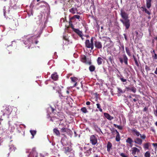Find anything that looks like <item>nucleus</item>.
Listing matches in <instances>:
<instances>
[{
    "mask_svg": "<svg viewBox=\"0 0 157 157\" xmlns=\"http://www.w3.org/2000/svg\"><path fill=\"white\" fill-rule=\"evenodd\" d=\"M122 19H120V21L125 27L126 29H128L130 26V20L128 19V14L125 11L121 10L120 14Z\"/></svg>",
    "mask_w": 157,
    "mask_h": 157,
    "instance_id": "1",
    "label": "nucleus"
},
{
    "mask_svg": "<svg viewBox=\"0 0 157 157\" xmlns=\"http://www.w3.org/2000/svg\"><path fill=\"white\" fill-rule=\"evenodd\" d=\"M131 131L133 133H134V135L137 137H138L139 136H140V138L137 137L134 139V142L137 144L141 145L142 143V139L144 140L146 138V136L145 134H143L142 135L140 133V132L137 131V130L134 128H133L131 130Z\"/></svg>",
    "mask_w": 157,
    "mask_h": 157,
    "instance_id": "2",
    "label": "nucleus"
},
{
    "mask_svg": "<svg viewBox=\"0 0 157 157\" xmlns=\"http://www.w3.org/2000/svg\"><path fill=\"white\" fill-rule=\"evenodd\" d=\"M81 60L82 62L87 64L90 65L92 64L91 60H89V59L87 58L84 55H82L81 56Z\"/></svg>",
    "mask_w": 157,
    "mask_h": 157,
    "instance_id": "3",
    "label": "nucleus"
},
{
    "mask_svg": "<svg viewBox=\"0 0 157 157\" xmlns=\"http://www.w3.org/2000/svg\"><path fill=\"white\" fill-rule=\"evenodd\" d=\"M122 56L123 59L121 57L119 58V60L121 64H122L124 62L125 65H128V59L127 56L125 54H123L122 55Z\"/></svg>",
    "mask_w": 157,
    "mask_h": 157,
    "instance_id": "4",
    "label": "nucleus"
},
{
    "mask_svg": "<svg viewBox=\"0 0 157 157\" xmlns=\"http://www.w3.org/2000/svg\"><path fill=\"white\" fill-rule=\"evenodd\" d=\"M105 38V39L104 40L105 41L104 44L105 47H109L110 46L112 43V41L110 38L108 37H106Z\"/></svg>",
    "mask_w": 157,
    "mask_h": 157,
    "instance_id": "5",
    "label": "nucleus"
},
{
    "mask_svg": "<svg viewBox=\"0 0 157 157\" xmlns=\"http://www.w3.org/2000/svg\"><path fill=\"white\" fill-rule=\"evenodd\" d=\"M38 153L36 151V148H33L28 157H37Z\"/></svg>",
    "mask_w": 157,
    "mask_h": 157,
    "instance_id": "6",
    "label": "nucleus"
},
{
    "mask_svg": "<svg viewBox=\"0 0 157 157\" xmlns=\"http://www.w3.org/2000/svg\"><path fill=\"white\" fill-rule=\"evenodd\" d=\"M90 141L93 145H95L97 143V138L95 135H93L90 137Z\"/></svg>",
    "mask_w": 157,
    "mask_h": 157,
    "instance_id": "7",
    "label": "nucleus"
},
{
    "mask_svg": "<svg viewBox=\"0 0 157 157\" xmlns=\"http://www.w3.org/2000/svg\"><path fill=\"white\" fill-rule=\"evenodd\" d=\"M86 46L88 48H91V50H93L94 48V44H91L89 40H87L85 42Z\"/></svg>",
    "mask_w": 157,
    "mask_h": 157,
    "instance_id": "8",
    "label": "nucleus"
},
{
    "mask_svg": "<svg viewBox=\"0 0 157 157\" xmlns=\"http://www.w3.org/2000/svg\"><path fill=\"white\" fill-rule=\"evenodd\" d=\"M94 45L95 47L98 49H101L102 48V44L101 42L98 41H94Z\"/></svg>",
    "mask_w": 157,
    "mask_h": 157,
    "instance_id": "9",
    "label": "nucleus"
},
{
    "mask_svg": "<svg viewBox=\"0 0 157 157\" xmlns=\"http://www.w3.org/2000/svg\"><path fill=\"white\" fill-rule=\"evenodd\" d=\"M63 150L64 151L66 154H67L71 152L72 150V149L71 146L64 147L63 148Z\"/></svg>",
    "mask_w": 157,
    "mask_h": 157,
    "instance_id": "10",
    "label": "nucleus"
},
{
    "mask_svg": "<svg viewBox=\"0 0 157 157\" xmlns=\"http://www.w3.org/2000/svg\"><path fill=\"white\" fill-rule=\"evenodd\" d=\"M70 79L71 80V82L74 83L72 87L76 86L77 84V82L78 80V78L75 77H71L70 78Z\"/></svg>",
    "mask_w": 157,
    "mask_h": 157,
    "instance_id": "11",
    "label": "nucleus"
},
{
    "mask_svg": "<svg viewBox=\"0 0 157 157\" xmlns=\"http://www.w3.org/2000/svg\"><path fill=\"white\" fill-rule=\"evenodd\" d=\"M72 29L80 37H82V33L81 31H80L78 29H75L73 27H72Z\"/></svg>",
    "mask_w": 157,
    "mask_h": 157,
    "instance_id": "12",
    "label": "nucleus"
},
{
    "mask_svg": "<svg viewBox=\"0 0 157 157\" xmlns=\"http://www.w3.org/2000/svg\"><path fill=\"white\" fill-rule=\"evenodd\" d=\"M132 57L133 58L134 61L135 62V64L138 67H139L140 65V63L139 61H138L136 57L134 55H133L132 56Z\"/></svg>",
    "mask_w": 157,
    "mask_h": 157,
    "instance_id": "13",
    "label": "nucleus"
},
{
    "mask_svg": "<svg viewBox=\"0 0 157 157\" xmlns=\"http://www.w3.org/2000/svg\"><path fill=\"white\" fill-rule=\"evenodd\" d=\"M132 154L133 155H134L136 152H139L140 151L139 149H138L136 147H133L132 148Z\"/></svg>",
    "mask_w": 157,
    "mask_h": 157,
    "instance_id": "14",
    "label": "nucleus"
},
{
    "mask_svg": "<svg viewBox=\"0 0 157 157\" xmlns=\"http://www.w3.org/2000/svg\"><path fill=\"white\" fill-rule=\"evenodd\" d=\"M52 78L54 80H56L58 78V75L56 72L52 74L51 76Z\"/></svg>",
    "mask_w": 157,
    "mask_h": 157,
    "instance_id": "15",
    "label": "nucleus"
},
{
    "mask_svg": "<svg viewBox=\"0 0 157 157\" xmlns=\"http://www.w3.org/2000/svg\"><path fill=\"white\" fill-rule=\"evenodd\" d=\"M104 115L107 119L109 120H111L113 118V117H111L109 114L107 113H105Z\"/></svg>",
    "mask_w": 157,
    "mask_h": 157,
    "instance_id": "16",
    "label": "nucleus"
},
{
    "mask_svg": "<svg viewBox=\"0 0 157 157\" xmlns=\"http://www.w3.org/2000/svg\"><path fill=\"white\" fill-rule=\"evenodd\" d=\"M112 146V144L110 142H108L107 145V150L108 152H109L110 151Z\"/></svg>",
    "mask_w": 157,
    "mask_h": 157,
    "instance_id": "17",
    "label": "nucleus"
},
{
    "mask_svg": "<svg viewBox=\"0 0 157 157\" xmlns=\"http://www.w3.org/2000/svg\"><path fill=\"white\" fill-rule=\"evenodd\" d=\"M103 61V60L101 58V57H98L97 60V61L98 65H99L101 64Z\"/></svg>",
    "mask_w": 157,
    "mask_h": 157,
    "instance_id": "18",
    "label": "nucleus"
},
{
    "mask_svg": "<svg viewBox=\"0 0 157 157\" xmlns=\"http://www.w3.org/2000/svg\"><path fill=\"white\" fill-rule=\"evenodd\" d=\"M151 1L152 0H146V6L148 9H149L151 7Z\"/></svg>",
    "mask_w": 157,
    "mask_h": 157,
    "instance_id": "19",
    "label": "nucleus"
},
{
    "mask_svg": "<svg viewBox=\"0 0 157 157\" xmlns=\"http://www.w3.org/2000/svg\"><path fill=\"white\" fill-rule=\"evenodd\" d=\"M92 150V148H90L89 150H87L85 152V155L86 156H89L90 155L91 153V151Z\"/></svg>",
    "mask_w": 157,
    "mask_h": 157,
    "instance_id": "20",
    "label": "nucleus"
},
{
    "mask_svg": "<svg viewBox=\"0 0 157 157\" xmlns=\"http://www.w3.org/2000/svg\"><path fill=\"white\" fill-rule=\"evenodd\" d=\"M126 143L130 144L131 146H132V143L133 142L132 140L130 137H128L126 140Z\"/></svg>",
    "mask_w": 157,
    "mask_h": 157,
    "instance_id": "21",
    "label": "nucleus"
},
{
    "mask_svg": "<svg viewBox=\"0 0 157 157\" xmlns=\"http://www.w3.org/2000/svg\"><path fill=\"white\" fill-rule=\"evenodd\" d=\"M151 145V143L147 142L145 143L144 145V148L145 149H148L149 147Z\"/></svg>",
    "mask_w": 157,
    "mask_h": 157,
    "instance_id": "22",
    "label": "nucleus"
},
{
    "mask_svg": "<svg viewBox=\"0 0 157 157\" xmlns=\"http://www.w3.org/2000/svg\"><path fill=\"white\" fill-rule=\"evenodd\" d=\"M54 133L57 136H59L60 133L59 131L56 128H54L53 130Z\"/></svg>",
    "mask_w": 157,
    "mask_h": 157,
    "instance_id": "23",
    "label": "nucleus"
},
{
    "mask_svg": "<svg viewBox=\"0 0 157 157\" xmlns=\"http://www.w3.org/2000/svg\"><path fill=\"white\" fill-rule=\"evenodd\" d=\"M77 8H72L69 10L70 12L73 14H75L76 11H77Z\"/></svg>",
    "mask_w": 157,
    "mask_h": 157,
    "instance_id": "24",
    "label": "nucleus"
},
{
    "mask_svg": "<svg viewBox=\"0 0 157 157\" xmlns=\"http://www.w3.org/2000/svg\"><path fill=\"white\" fill-rule=\"evenodd\" d=\"M95 67L93 65H90L89 67V70L90 72H93L95 71Z\"/></svg>",
    "mask_w": 157,
    "mask_h": 157,
    "instance_id": "25",
    "label": "nucleus"
},
{
    "mask_svg": "<svg viewBox=\"0 0 157 157\" xmlns=\"http://www.w3.org/2000/svg\"><path fill=\"white\" fill-rule=\"evenodd\" d=\"M127 89L128 90H129L132 91L134 93H135L136 91V89L134 86L132 87L131 88H127Z\"/></svg>",
    "mask_w": 157,
    "mask_h": 157,
    "instance_id": "26",
    "label": "nucleus"
},
{
    "mask_svg": "<svg viewBox=\"0 0 157 157\" xmlns=\"http://www.w3.org/2000/svg\"><path fill=\"white\" fill-rule=\"evenodd\" d=\"M16 149V147H14L13 145H11L9 146V151H14L15 149Z\"/></svg>",
    "mask_w": 157,
    "mask_h": 157,
    "instance_id": "27",
    "label": "nucleus"
},
{
    "mask_svg": "<svg viewBox=\"0 0 157 157\" xmlns=\"http://www.w3.org/2000/svg\"><path fill=\"white\" fill-rule=\"evenodd\" d=\"M120 140V136L119 132H117L116 137V140L118 142Z\"/></svg>",
    "mask_w": 157,
    "mask_h": 157,
    "instance_id": "28",
    "label": "nucleus"
},
{
    "mask_svg": "<svg viewBox=\"0 0 157 157\" xmlns=\"http://www.w3.org/2000/svg\"><path fill=\"white\" fill-rule=\"evenodd\" d=\"M125 50L128 55L129 56H132V54L130 53L129 48L128 47H125Z\"/></svg>",
    "mask_w": 157,
    "mask_h": 157,
    "instance_id": "29",
    "label": "nucleus"
},
{
    "mask_svg": "<svg viewBox=\"0 0 157 157\" xmlns=\"http://www.w3.org/2000/svg\"><path fill=\"white\" fill-rule=\"evenodd\" d=\"M81 111L83 113H86L88 112V111L86 109L85 107H83L81 109Z\"/></svg>",
    "mask_w": 157,
    "mask_h": 157,
    "instance_id": "30",
    "label": "nucleus"
},
{
    "mask_svg": "<svg viewBox=\"0 0 157 157\" xmlns=\"http://www.w3.org/2000/svg\"><path fill=\"white\" fill-rule=\"evenodd\" d=\"M150 153L149 151H146L144 154V156L145 157H150Z\"/></svg>",
    "mask_w": 157,
    "mask_h": 157,
    "instance_id": "31",
    "label": "nucleus"
},
{
    "mask_svg": "<svg viewBox=\"0 0 157 157\" xmlns=\"http://www.w3.org/2000/svg\"><path fill=\"white\" fill-rule=\"evenodd\" d=\"M30 132L32 135L33 137L36 134V131L35 130H30Z\"/></svg>",
    "mask_w": 157,
    "mask_h": 157,
    "instance_id": "32",
    "label": "nucleus"
},
{
    "mask_svg": "<svg viewBox=\"0 0 157 157\" xmlns=\"http://www.w3.org/2000/svg\"><path fill=\"white\" fill-rule=\"evenodd\" d=\"M113 125L115 127L119 129L122 130L123 129V127L122 126L118 125L116 124H113Z\"/></svg>",
    "mask_w": 157,
    "mask_h": 157,
    "instance_id": "33",
    "label": "nucleus"
},
{
    "mask_svg": "<svg viewBox=\"0 0 157 157\" xmlns=\"http://www.w3.org/2000/svg\"><path fill=\"white\" fill-rule=\"evenodd\" d=\"M97 108L101 112H102V109L100 106V104L99 103L96 104Z\"/></svg>",
    "mask_w": 157,
    "mask_h": 157,
    "instance_id": "34",
    "label": "nucleus"
},
{
    "mask_svg": "<svg viewBox=\"0 0 157 157\" xmlns=\"http://www.w3.org/2000/svg\"><path fill=\"white\" fill-rule=\"evenodd\" d=\"M152 58L153 59H157V54L155 53L152 54Z\"/></svg>",
    "mask_w": 157,
    "mask_h": 157,
    "instance_id": "35",
    "label": "nucleus"
},
{
    "mask_svg": "<svg viewBox=\"0 0 157 157\" xmlns=\"http://www.w3.org/2000/svg\"><path fill=\"white\" fill-rule=\"evenodd\" d=\"M67 129V128L63 127L61 129V131L62 132H66Z\"/></svg>",
    "mask_w": 157,
    "mask_h": 157,
    "instance_id": "36",
    "label": "nucleus"
},
{
    "mask_svg": "<svg viewBox=\"0 0 157 157\" xmlns=\"http://www.w3.org/2000/svg\"><path fill=\"white\" fill-rule=\"evenodd\" d=\"M143 10L145 11V13H147L148 15H150L151 14V13L147 10V9L144 8Z\"/></svg>",
    "mask_w": 157,
    "mask_h": 157,
    "instance_id": "37",
    "label": "nucleus"
},
{
    "mask_svg": "<svg viewBox=\"0 0 157 157\" xmlns=\"http://www.w3.org/2000/svg\"><path fill=\"white\" fill-rule=\"evenodd\" d=\"M111 131L112 133L116 132L117 134V132H118L117 130L115 129L114 128H112L111 129Z\"/></svg>",
    "mask_w": 157,
    "mask_h": 157,
    "instance_id": "38",
    "label": "nucleus"
},
{
    "mask_svg": "<svg viewBox=\"0 0 157 157\" xmlns=\"http://www.w3.org/2000/svg\"><path fill=\"white\" fill-rule=\"evenodd\" d=\"M145 69L147 71H150L151 70V69L150 68V67L147 65H146L145 66Z\"/></svg>",
    "mask_w": 157,
    "mask_h": 157,
    "instance_id": "39",
    "label": "nucleus"
},
{
    "mask_svg": "<svg viewBox=\"0 0 157 157\" xmlns=\"http://www.w3.org/2000/svg\"><path fill=\"white\" fill-rule=\"evenodd\" d=\"M40 3H43L46 4H48V3L46 2L45 1H41L40 2L37 3V5H39Z\"/></svg>",
    "mask_w": 157,
    "mask_h": 157,
    "instance_id": "40",
    "label": "nucleus"
},
{
    "mask_svg": "<svg viewBox=\"0 0 157 157\" xmlns=\"http://www.w3.org/2000/svg\"><path fill=\"white\" fill-rule=\"evenodd\" d=\"M120 79L121 81L123 82H126L127 81L126 79L124 78H120Z\"/></svg>",
    "mask_w": 157,
    "mask_h": 157,
    "instance_id": "41",
    "label": "nucleus"
},
{
    "mask_svg": "<svg viewBox=\"0 0 157 157\" xmlns=\"http://www.w3.org/2000/svg\"><path fill=\"white\" fill-rule=\"evenodd\" d=\"M113 57L111 56L109 57V59L111 62V63H112V61L113 60Z\"/></svg>",
    "mask_w": 157,
    "mask_h": 157,
    "instance_id": "42",
    "label": "nucleus"
},
{
    "mask_svg": "<svg viewBox=\"0 0 157 157\" xmlns=\"http://www.w3.org/2000/svg\"><path fill=\"white\" fill-rule=\"evenodd\" d=\"M74 17L77 18L78 19H79L80 18V16L78 15H75L74 16Z\"/></svg>",
    "mask_w": 157,
    "mask_h": 157,
    "instance_id": "43",
    "label": "nucleus"
},
{
    "mask_svg": "<svg viewBox=\"0 0 157 157\" xmlns=\"http://www.w3.org/2000/svg\"><path fill=\"white\" fill-rule=\"evenodd\" d=\"M3 12H4V16H5V17H6V11L5 10V7H4V8L3 9Z\"/></svg>",
    "mask_w": 157,
    "mask_h": 157,
    "instance_id": "44",
    "label": "nucleus"
},
{
    "mask_svg": "<svg viewBox=\"0 0 157 157\" xmlns=\"http://www.w3.org/2000/svg\"><path fill=\"white\" fill-rule=\"evenodd\" d=\"M120 154V155L122 157H127V156L125 155L123 153H121Z\"/></svg>",
    "mask_w": 157,
    "mask_h": 157,
    "instance_id": "45",
    "label": "nucleus"
},
{
    "mask_svg": "<svg viewBox=\"0 0 157 157\" xmlns=\"http://www.w3.org/2000/svg\"><path fill=\"white\" fill-rule=\"evenodd\" d=\"M151 144L153 146L155 147L156 148L157 147V143H153Z\"/></svg>",
    "mask_w": 157,
    "mask_h": 157,
    "instance_id": "46",
    "label": "nucleus"
},
{
    "mask_svg": "<svg viewBox=\"0 0 157 157\" xmlns=\"http://www.w3.org/2000/svg\"><path fill=\"white\" fill-rule=\"evenodd\" d=\"M124 38L127 41L128 40V39L126 35L125 34H124Z\"/></svg>",
    "mask_w": 157,
    "mask_h": 157,
    "instance_id": "47",
    "label": "nucleus"
},
{
    "mask_svg": "<svg viewBox=\"0 0 157 157\" xmlns=\"http://www.w3.org/2000/svg\"><path fill=\"white\" fill-rule=\"evenodd\" d=\"M63 39L67 41L68 42L69 41V40L65 36L63 37Z\"/></svg>",
    "mask_w": 157,
    "mask_h": 157,
    "instance_id": "48",
    "label": "nucleus"
},
{
    "mask_svg": "<svg viewBox=\"0 0 157 157\" xmlns=\"http://www.w3.org/2000/svg\"><path fill=\"white\" fill-rule=\"evenodd\" d=\"M147 110V108L146 107H145L143 111H146Z\"/></svg>",
    "mask_w": 157,
    "mask_h": 157,
    "instance_id": "49",
    "label": "nucleus"
},
{
    "mask_svg": "<svg viewBox=\"0 0 157 157\" xmlns=\"http://www.w3.org/2000/svg\"><path fill=\"white\" fill-rule=\"evenodd\" d=\"M90 43L91 44H94V42H93V37H92L91 39L90 40Z\"/></svg>",
    "mask_w": 157,
    "mask_h": 157,
    "instance_id": "50",
    "label": "nucleus"
},
{
    "mask_svg": "<svg viewBox=\"0 0 157 157\" xmlns=\"http://www.w3.org/2000/svg\"><path fill=\"white\" fill-rule=\"evenodd\" d=\"M90 104V102L89 101H87L86 103V104L87 105H89Z\"/></svg>",
    "mask_w": 157,
    "mask_h": 157,
    "instance_id": "51",
    "label": "nucleus"
},
{
    "mask_svg": "<svg viewBox=\"0 0 157 157\" xmlns=\"http://www.w3.org/2000/svg\"><path fill=\"white\" fill-rule=\"evenodd\" d=\"M133 100L134 102H136L138 100V99L137 98H134L133 99Z\"/></svg>",
    "mask_w": 157,
    "mask_h": 157,
    "instance_id": "52",
    "label": "nucleus"
},
{
    "mask_svg": "<svg viewBox=\"0 0 157 157\" xmlns=\"http://www.w3.org/2000/svg\"><path fill=\"white\" fill-rule=\"evenodd\" d=\"M154 114L157 117V109L154 111Z\"/></svg>",
    "mask_w": 157,
    "mask_h": 157,
    "instance_id": "53",
    "label": "nucleus"
},
{
    "mask_svg": "<svg viewBox=\"0 0 157 157\" xmlns=\"http://www.w3.org/2000/svg\"><path fill=\"white\" fill-rule=\"evenodd\" d=\"M151 52L152 54H154V53H155V50H153L152 51H151Z\"/></svg>",
    "mask_w": 157,
    "mask_h": 157,
    "instance_id": "54",
    "label": "nucleus"
},
{
    "mask_svg": "<svg viewBox=\"0 0 157 157\" xmlns=\"http://www.w3.org/2000/svg\"><path fill=\"white\" fill-rule=\"evenodd\" d=\"M154 73L155 74L157 75V67H156V70H155V71Z\"/></svg>",
    "mask_w": 157,
    "mask_h": 157,
    "instance_id": "55",
    "label": "nucleus"
},
{
    "mask_svg": "<svg viewBox=\"0 0 157 157\" xmlns=\"http://www.w3.org/2000/svg\"><path fill=\"white\" fill-rule=\"evenodd\" d=\"M40 156L42 157H44V155L43 154H42L41 153L40 154Z\"/></svg>",
    "mask_w": 157,
    "mask_h": 157,
    "instance_id": "56",
    "label": "nucleus"
},
{
    "mask_svg": "<svg viewBox=\"0 0 157 157\" xmlns=\"http://www.w3.org/2000/svg\"><path fill=\"white\" fill-rule=\"evenodd\" d=\"M94 157H99V156L97 155H95L94 156Z\"/></svg>",
    "mask_w": 157,
    "mask_h": 157,
    "instance_id": "57",
    "label": "nucleus"
},
{
    "mask_svg": "<svg viewBox=\"0 0 157 157\" xmlns=\"http://www.w3.org/2000/svg\"><path fill=\"white\" fill-rule=\"evenodd\" d=\"M52 112H54L55 109L53 108H52Z\"/></svg>",
    "mask_w": 157,
    "mask_h": 157,
    "instance_id": "58",
    "label": "nucleus"
},
{
    "mask_svg": "<svg viewBox=\"0 0 157 157\" xmlns=\"http://www.w3.org/2000/svg\"><path fill=\"white\" fill-rule=\"evenodd\" d=\"M154 39L157 40V36L154 38Z\"/></svg>",
    "mask_w": 157,
    "mask_h": 157,
    "instance_id": "59",
    "label": "nucleus"
},
{
    "mask_svg": "<svg viewBox=\"0 0 157 157\" xmlns=\"http://www.w3.org/2000/svg\"><path fill=\"white\" fill-rule=\"evenodd\" d=\"M155 125L157 127V121L155 123Z\"/></svg>",
    "mask_w": 157,
    "mask_h": 157,
    "instance_id": "60",
    "label": "nucleus"
},
{
    "mask_svg": "<svg viewBox=\"0 0 157 157\" xmlns=\"http://www.w3.org/2000/svg\"><path fill=\"white\" fill-rule=\"evenodd\" d=\"M128 97L130 98H132V96L131 95H129Z\"/></svg>",
    "mask_w": 157,
    "mask_h": 157,
    "instance_id": "61",
    "label": "nucleus"
},
{
    "mask_svg": "<svg viewBox=\"0 0 157 157\" xmlns=\"http://www.w3.org/2000/svg\"><path fill=\"white\" fill-rule=\"evenodd\" d=\"M119 91H120V92H122V90H121V89H120H120H119Z\"/></svg>",
    "mask_w": 157,
    "mask_h": 157,
    "instance_id": "62",
    "label": "nucleus"
},
{
    "mask_svg": "<svg viewBox=\"0 0 157 157\" xmlns=\"http://www.w3.org/2000/svg\"><path fill=\"white\" fill-rule=\"evenodd\" d=\"M74 132V134L75 135V136H76V132L75 131Z\"/></svg>",
    "mask_w": 157,
    "mask_h": 157,
    "instance_id": "63",
    "label": "nucleus"
},
{
    "mask_svg": "<svg viewBox=\"0 0 157 157\" xmlns=\"http://www.w3.org/2000/svg\"><path fill=\"white\" fill-rule=\"evenodd\" d=\"M132 96H136V94H133L132 95Z\"/></svg>",
    "mask_w": 157,
    "mask_h": 157,
    "instance_id": "64",
    "label": "nucleus"
}]
</instances>
